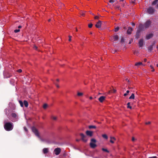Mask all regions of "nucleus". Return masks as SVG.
I'll use <instances>...</instances> for the list:
<instances>
[{"label": "nucleus", "mask_w": 158, "mask_h": 158, "mask_svg": "<svg viewBox=\"0 0 158 158\" xmlns=\"http://www.w3.org/2000/svg\"><path fill=\"white\" fill-rule=\"evenodd\" d=\"M13 124L12 123H6L4 125V129L6 131H7L12 130L13 129Z\"/></svg>", "instance_id": "f257e3e1"}, {"label": "nucleus", "mask_w": 158, "mask_h": 158, "mask_svg": "<svg viewBox=\"0 0 158 158\" xmlns=\"http://www.w3.org/2000/svg\"><path fill=\"white\" fill-rule=\"evenodd\" d=\"M96 140L94 139H91V142L90 143V146L92 148H94L97 147L96 144Z\"/></svg>", "instance_id": "f03ea898"}, {"label": "nucleus", "mask_w": 158, "mask_h": 158, "mask_svg": "<svg viewBox=\"0 0 158 158\" xmlns=\"http://www.w3.org/2000/svg\"><path fill=\"white\" fill-rule=\"evenodd\" d=\"M31 129L32 132L35 134V135L39 138H40V136L37 129L34 127H32Z\"/></svg>", "instance_id": "7ed1b4c3"}, {"label": "nucleus", "mask_w": 158, "mask_h": 158, "mask_svg": "<svg viewBox=\"0 0 158 158\" xmlns=\"http://www.w3.org/2000/svg\"><path fill=\"white\" fill-rule=\"evenodd\" d=\"M81 137V140L84 142H87V139L86 138V136L83 133H81L80 134Z\"/></svg>", "instance_id": "20e7f679"}, {"label": "nucleus", "mask_w": 158, "mask_h": 158, "mask_svg": "<svg viewBox=\"0 0 158 158\" xmlns=\"http://www.w3.org/2000/svg\"><path fill=\"white\" fill-rule=\"evenodd\" d=\"M156 42L153 41L152 44L148 47V50L149 52H151L153 50V46L155 45Z\"/></svg>", "instance_id": "39448f33"}, {"label": "nucleus", "mask_w": 158, "mask_h": 158, "mask_svg": "<svg viewBox=\"0 0 158 158\" xmlns=\"http://www.w3.org/2000/svg\"><path fill=\"white\" fill-rule=\"evenodd\" d=\"M154 12V9L151 7H149L147 10V12L150 14H153Z\"/></svg>", "instance_id": "423d86ee"}, {"label": "nucleus", "mask_w": 158, "mask_h": 158, "mask_svg": "<svg viewBox=\"0 0 158 158\" xmlns=\"http://www.w3.org/2000/svg\"><path fill=\"white\" fill-rule=\"evenodd\" d=\"M54 152L56 155H58L61 152V149L59 148H56L54 150Z\"/></svg>", "instance_id": "0eeeda50"}, {"label": "nucleus", "mask_w": 158, "mask_h": 158, "mask_svg": "<svg viewBox=\"0 0 158 158\" xmlns=\"http://www.w3.org/2000/svg\"><path fill=\"white\" fill-rule=\"evenodd\" d=\"M144 27V25L142 23H140L138 27V28L137 31L141 32L142 31Z\"/></svg>", "instance_id": "6e6552de"}, {"label": "nucleus", "mask_w": 158, "mask_h": 158, "mask_svg": "<svg viewBox=\"0 0 158 158\" xmlns=\"http://www.w3.org/2000/svg\"><path fill=\"white\" fill-rule=\"evenodd\" d=\"M151 24V22L150 20L147 21L144 23V26L145 28H147L149 27Z\"/></svg>", "instance_id": "1a4fd4ad"}, {"label": "nucleus", "mask_w": 158, "mask_h": 158, "mask_svg": "<svg viewBox=\"0 0 158 158\" xmlns=\"http://www.w3.org/2000/svg\"><path fill=\"white\" fill-rule=\"evenodd\" d=\"M133 30V28L131 27H128L127 31V34L129 35L131 34Z\"/></svg>", "instance_id": "9d476101"}, {"label": "nucleus", "mask_w": 158, "mask_h": 158, "mask_svg": "<svg viewBox=\"0 0 158 158\" xmlns=\"http://www.w3.org/2000/svg\"><path fill=\"white\" fill-rule=\"evenodd\" d=\"M102 22L101 21H99L95 24V26L97 28H99L101 27Z\"/></svg>", "instance_id": "9b49d317"}, {"label": "nucleus", "mask_w": 158, "mask_h": 158, "mask_svg": "<svg viewBox=\"0 0 158 158\" xmlns=\"http://www.w3.org/2000/svg\"><path fill=\"white\" fill-rule=\"evenodd\" d=\"M138 44L139 47H142L144 44L143 40H139L138 43Z\"/></svg>", "instance_id": "f8f14e48"}, {"label": "nucleus", "mask_w": 158, "mask_h": 158, "mask_svg": "<svg viewBox=\"0 0 158 158\" xmlns=\"http://www.w3.org/2000/svg\"><path fill=\"white\" fill-rule=\"evenodd\" d=\"M93 132L91 131H86V134L87 136L92 137L93 135Z\"/></svg>", "instance_id": "ddd939ff"}, {"label": "nucleus", "mask_w": 158, "mask_h": 158, "mask_svg": "<svg viewBox=\"0 0 158 158\" xmlns=\"http://www.w3.org/2000/svg\"><path fill=\"white\" fill-rule=\"evenodd\" d=\"M86 11H80L79 12V14L80 17H84L85 16V13Z\"/></svg>", "instance_id": "4468645a"}, {"label": "nucleus", "mask_w": 158, "mask_h": 158, "mask_svg": "<svg viewBox=\"0 0 158 158\" xmlns=\"http://www.w3.org/2000/svg\"><path fill=\"white\" fill-rule=\"evenodd\" d=\"M105 97L102 96L98 98V100L101 102H102L105 100Z\"/></svg>", "instance_id": "2eb2a0df"}, {"label": "nucleus", "mask_w": 158, "mask_h": 158, "mask_svg": "<svg viewBox=\"0 0 158 158\" xmlns=\"http://www.w3.org/2000/svg\"><path fill=\"white\" fill-rule=\"evenodd\" d=\"M153 36V34L152 33H150L148 34L146 36V38L147 39H149L152 38Z\"/></svg>", "instance_id": "dca6fc26"}, {"label": "nucleus", "mask_w": 158, "mask_h": 158, "mask_svg": "<svg viewBox=\"0 0 158 158\" xmlns=\"http://www.w3.org/2000/svg\"><path fill=\"white\" fill-rule=\"evenodd\" d=\"M140 31H137L135 35V37L136 39H138L139 38L140 35Z\"/></svg>", "instance_id": "f3484780"}, {"label": "nucleus", "mask_w": 158, "mask_h": 158, "mask_svg": "<svg viewBox=\"0 0 158 158\" xmlns=\"http://www.w3.org/2000/svg\"><path fill=\"white\" fill-rule=\"evenodd\" d=\"M110 142L112 143H114V141L116 140L115 138L114 137H110Z\"/></svg>", "instance_id": "a211bd4d"}, {"label": "nucleus", "mask_w": 158, "mask_h": 158, "mask_svg": "<svg viewBox=\"0 0 158 158\" xmlns=\"http://www.w3.org/2000/svg\"><path fill=\"white\" fill-rule=\"evenodd\" d=\"M43 152L44 154H46L48 152V148H44L43 149Z\"/></svg>", "instance_id": "6ab92c4d"}, {"label": "nucleus", "mask_w": 158, "mask_h": 158, "mask_svg": "<svg viewBox=\"0 0 158 158\" xmlns=\"http://www.w3.org/2000/svg\"><path fill=\"white\" fill-rule=\"evenodd\" d=\"M23 103L26 107H28V104L27 102V101L24 100L23 102Z\"/></svg>", "instance_id": "aec40b11"}, {"label": "nucleus", "mask_w": 158, "mask_h": 158, "mask_svg": "<svg viewBox=\"0 0 158 158\" xmlns=\"http://www.w3.org/2000/svg\"><path fill=\"white\" fill-rule=\"evenodd\" d=\"M120 7L119 6H115L114 7V9L116 10H119L120 9Z\"/></svg>", "instance_id": "412c9836"}, {"label": "nucleus", "mask_w": 158, "mask_h": 158, "mask_svg": "<svg viewBox=\"0 0 158 158\" xmlns=\"http://www.w3.org/2000/svg\"><path fill=\"white\" fill-rule=\"evenodd\" d=\"M120 43L122 45H123L124 46L126 44L125 40H121L120 41Z\"/></svg>", "instance_id": "4be33fe9"}, {"label": "nucleus", "mask_w": 158, "mask_h": 158, "mask_svg": "<svg viewBox=\"0 0 158 158\" xmlns=\"http://www.w3.org/2000/svg\"><path fill=\"white\" fill-rule=\"evenodd\" d=\"M135 94H132L131 96L129 98V99H134L135 98Z\"/></svg>", "instance_id": "5701e85b"}, {"label": "nucleus", "mask_w": 158, "mask_h": 158, "mask_svg": "<svg viewBox=\"0 0 158 158\" xmlns=\"http://www.w3.org/2000/svg\"><path fill=\"white\" fill-rule=\"evenodd\" d=\"M96 128V127L95 126L90 125L89 126V128L90 129H95Z\"/></svg>", "instance_id": "b1692460"}, {"label": "nucleus", "mask_w": 158, "mask_h": 158, "mask_svg": "<svg viewBox=\"0 0 158 158\" xmlns=\"http://www.w3.org/2000/svg\"><path fill=\"white\" fill-rule=\"evenodd\" d=\"M114 40H118V36L117 35H116L113 36Z\"/></svg>", "instance_id": "393cba45"}, {"label": "nucleus", "mask_w": 158, "mask_h": 158, "mask_svg": "<svg viewBox=\"0 0 158 158\" xmlns=\"http://www.w3.org/2000/svg\"><path fill=\"white\" fill-rule=\"evenodd\" d=\"M141 64H142V63L141 62H139L136 63L135 64V65L136 66H138Z\"/></svg>", "instance_id": "a878e982"}, {"label": "nucleus", "mask_w": 158, "mask_h": 158, "mask_svg": "<svg viewBox=\"0 0 158 158\" xmlns=\"http://www.w3.org/2000/svg\"><path fill=\"white\" fill-rule=\"evenodd\" d=\"M158 1V0H154L152 3V5H156L157 3V2Z\"/></svg>", "instance_id": "bb28decb"}, {"label": "nucleus", "mask_w": 158, "mask_h": 158, "mask_svg": "<svg viewBox=\"0 0 158 158\" xmlns=\"http://www.w3.org/2000/svg\"><path fill=\"white\" fill-rule=\"evenodd\" d=\"M11 116L13 117L14 118H16L17 117L16 114L14 113H13L11 114Z\"/></svg>", "instance_id": "cd10ccee"}, {"label": "nucleus", "mask_w": 158, "mask_h": 158, "mask_svg": "<svg viewBox=\"0 0 158 158\" xmlns=\"http://www.w3.org/2000/svg\"><path fill=\"white\" fill-rule=\"evenodd\" d=\"M119 29V28L118 27H117L116 28H115L114 29V31L115 32H117L118 31Z\"/></svg>", "instance_id": "c85d7f7f"}, {"label": "nucleus", "mask_w": 158, "mask_h": 158, "mask_svg": "<svg viewBox=\"0 0 158 158\" xmlns=\"http://www.w3.org/2000/svg\"><path fill=\"white\" fill-rule=\"evenodd\" d=\"M19 102L20 104V106L21 107H23V102H22V101L21 100H19Z\"/></svg>", "instance_id": "c756f323"}, {"label": "nucleus", "mask_w": 158, "mask_h": 158, "mask_svg": "<svg viewBox=\"0 0 158 158\" xmlns=\"http://www.w3.org/2000/svg\"><path fill=\"white\" fill-rule=\"evenodd\" d=\"M130 103L129 102H128L127 104V108H130V109H131L132 108V107L131 106H130Z\"/></svg>", "instance_id": "7c9ffc66"}, {"label": "nucleus", "mask_w": 158, "mask_h": 158, "mask_svg": "<svg viewBox=\"0 0 158 158\" xmlns=\"http://www.w3.org/2000/svg\"><path fill=\"white\" fill-rule=\"evenodd\" d=\"M135 2L136 1L135 0H131L130 1V2L133 5H135Z\"/></svg>", "instance_id": "2f4dec72"}, {"label": "nucleus", "mask_w": 158, "mask_h": 158, "mask_svg": "<svg viewBox=\"0 0 158 158\" xmlns=\"http://www.w3.org/2000/svg\"><path fill=\"white\" fill-rule=\"evenodd\" d=\"M102 137L103 138H105V139H107V138H108V137H107V135H106V134H103V135H102Z\"/></svg>", "instance_id": "473e14b6"}, {"label": "nucleus", "mask_w": 158, "mask_h": 158, "mask_svg": "<svg viewBox=\"0 0 158 158\" xmlns=\"http://www.w3.org/2000/svg\"><path fill=\"white\" fill-rule=\"evenodd\" d=\"M132 141L133 142H135L137 140V139H135L134 137H132Z\"/></svg>", "instance_id": "72a5a7b5"}, {"label": "nucleus", "mask_w": 158, "mask_h": 158, "mask_svg": "<svg viewBox=\"0 0 158 158\" xmlns=\"http://www.w3.org/2000/svg\"><path fill=\"white\" fill-rule=\"evenodd\" d=\"M102 150L103 151H104V152H106L107 153H109V151H108L107 149H105V148H102Z\"/></svg>", "instance_id": "f704fd0d"}, {"label": "nucleus", "mask_w": 158, "mask_h": 158, "mask_svg": "<svg viewBox=\"0 0 158 158\" xmlns=\"http://www.w3.org/2000/svg\"><path fill=\"white\" fill-rule=\"evenodd\" d=\"M47 106L48 105L46 104H44L43 106V107L44 109H46Z\"/></svg>", "instance_id": "c9c22d12"}, {"label": "nucleus", "mask_w": 158, "mask_h": 158, "mask_svg": "<svg viewBox=\"0 0 158 158\" xmlns=\"http://www.w3.org/2000/svg\"><path fill=\"white\" fill-rule=\"evenodd\" d=\"M93 25V24L92 23H90L88 24V26L89 28H91L92 27Z\"/></svg>", "instance_id": "e433bc0d"}, {"label": "nucleus", "mask_w": 158, "mask_h": 158, "mask_svg": "<svg viewBox=\"0 0 158 158\" xmlns=\"http://www.w3.org/2000/svg\"><path fill=\"white\" fill-rule=\"evenodd\" d=\"M77 94L78 96H80L82 95L83 94L82 93L78 92Z\"/></svg>", "instance_id": "4c0bfd02"}, {"label": "nucleus", "mask_w": 158, "mask_h": 158, "mask_svg": "<svg viewBox=\"0 0 158 158\" xmlns=\"http://www.w3.org/2000/svg\"><path fill=\"white\" fill-rule=\"evenodd\" d=\"M20 31V30L19 29H16V30H14V32L15 33H17V32H19Z\"/></svg>", "instance_id": "58836bf2"}, {"label": "nucleus", "mask_w": 158, "mask_h": 158, "mask_svg": "<svg viewBox=\"0 0 158 158\" xmlns=\"http://www.w3.org/2000/svg\"><path fill=\"white\" fill-rule=\"evenodd\" d=\"M52 118L54 120H56L57 119V117H56L52 116Z\"/></svg>", "instance_id": "ea45409f"}, {"label": "nucleus", "mask_w": 158, "mask_h": 158, "mask_svg": "<svg viewBox=\"0 0 158 158\" xmlns=\"http://www.w3.org/2000/svg\"><path fill=\"white\" fill-rule=\"evenodd\" d=\"M94 19H99V17L98 16H95L94 17Z\"/></svg>", "instance_id": "a19ab883"}, {"label": "nucleus", "mask_w": 158, "mask_h": 158, "mask_svg": "<svg viewBox=\"0 0 158 158\" xmlns=\"http://www.w3.org/2000/svg\"><path fill=\"white\" fill-rule=\"evenodd\" d=\"M114 0H109V2L110 3H113L114 2Z\"/></svg>", "instance_id": "79ce46f5"}, {"label": "nucleus", "mask_w": 158, "mask_h": 158, "mask_svg": "<svg viewBox=\"0 0 158 158\" xmlns=\"http://www.w3.org/2000/svg\"><path fill=\"white\" fill-rule=\"evenodd\" d=\"M24 130L26 131H27V128L26 127H24Z\"/></svg>", "instance_id": "37998d69"}, {"label": "nucleus", "mask_w": 158, "mask_h": 158, "mask_svg": "<svg viewBox=\"0 0 158 158\" xmlns=\"http://www.w3.org/2000/svg\"><path fill=\"white\" fill-rule=\"evenodd\" d=\"M149 158H158L156 156H153L152 157H149Z\"/></svg>", "instance_id": "c03bdc74"}, {"label": "nucleus", "mask_w": 158, "mask_h": 158, "mask_svg": "<svg viewBox=\"0 0 158 158\" xmlns=\"http://www.w3.org/2000/svg\"><path fill=\"white\" fill-rule=\"evenodd\" d=\"M17 71L19 72V73H21L22 72V70L21 69H19V70H18Z\"/></svg>", "instance_id": "a18cd8bd"}, {"label": "nucleus", "mask_w": 158, "mask_h": 158, "mask_svg": "<svg viewBox=\"0 0 158 158\" xmlns=\"http://www.w3.org/2000/svg\"><path fill=\"white\" fill-rule=\"evenodd\" d=\"M151 123V122H148L146 123L145 124L146 125H148V124H150Z\"/></svg>", "instance_id": "49530a36"}, {"label": "nucleus", "mask_w": 158, "mask_h": 158, "mask_svg": "<svg viewBox=\"0 0 158 158\" xmlns=\"http://www.w3.org/2000/svg\"><path fill=\"white\" fill-rule=\"evenodd\" d=\"M123 29L125 30L127 29L125 25H124L123 26Z\"/></svg>", "instance_id": "de8ad7c7"}, {"label": "nucleus", "mask_w": 158, "mask_h": 158, "mask_svg": "<svg viewBox=\"0 0 158 158\" xmlns=\"http://www.w3.org/2000/svg\"><path fill=\"white\" fill-rule=\"evenodd\" d=\"M112 92L114 93H115L116 92V90L114 89L112 90Z\"/></svg>", "instance_id": "09e8293b"}, {"label": "nucleus", "mask_w": 158, "mask_h": 158, "mask_svg": "<svg viewBox=\"0 0 158 158\" xmlns=\"http://www.w3.org/2000/svg\"><path fill=\"white\" fill-rule=\"evenodd\" d=\"M34 49H35L36 50H37V46H36L35 45L34 46Z\"/></svg>", "instance_id": "8fccbe9b"}, {"label": "nucleus", "mask_w": 158, "mask_h": 158, "mask_svg": "<svg viewBox=\"0 0 158 158\" xmlns=\"http://www.w3.org/2000/svg\"><path fill=\"white\" fill-rule=\"evenodd\" d=\"M55 85L57 88H58L59 87V86L57 85V84H55Z\"/></svg>", "instance_id": "3c124183"}, {"label": "nucleus", "mask_w": 158, "mask_h": 158, "mask_svg": "<svg viewBox=\"0 0 158 158\" xmlns=\"http://www.w3.org/2000/svg\"><path fill=\"white\" fill-rule=\"evenodd\" d=\"M147 59H144V62H146L147 61Z\"/></svg>", "instance_id": "603ef678"}, {"label": "nucleus", "mask_w": 158, "mask_h": 158, "mask_svg": "<svg viewBox=\"0 0 158 158\" xmlns=\"http://www.w3.org/2000/svg\"><path fill=\"white\" fill-rule=\"evenodd\" d=\"M127 95V93H125V94H124V95H124V96H126Z\"/></svg>", "instance_id": "864d4df0"}, {"label": "nucleus", "mask_w": 158, "mask_h": 158, "mask_svg": "<svg viewBox=\"0 0 158 158\" xmlns=\"http://www.w3.org/2000/svg\"><path fill=\"white\" fill-rule=\"evenodd\" d=\"M18 28H22V26H19L18 27Z\"/></svg>", "instance_id": "5fc2aeb1"}, {"label": "nucleus", "mask_w": 158, "mask_h": 158, "mask_svg": "<svg viewBox=\"0 0 158 158\" xmlns=\"http://www.w3.org/2000/svg\"><path fill=\"white\" fill-rule=\"evenodd\" d=\"M76 141L77 142H79L80 141V139H76Z\"/></svg>", "instance_id": "6e6d98bb"}, {"label": "nucleus", "mask_w": 158, "mask_h": 158, "mask_svg": "<svg viewBox=\"0 0 158 158\" xmlns=\"http://www.w3.org/2000/svg\"><path fill=\"white\" fill-rule=\"evenodd\" d=\"M150 67L151 69H153V66L152 65H150Z\"/></svg>", "instance_id": "4d7b16f0"}, {"label": "nucleus", "mask_w": 158, "mask_h": 158, "mask_svg": "<svg viewBox=\"0 0 158 158\" xmlns=\"http://www.w3.org/2000/svg\"><path fill=\"white\" fill-rule=\"evenodd\" d=\"M152 69V71H152V72H154V71H155V69H154V68H153V69Z\"/></svg>", "instance_id": "13d9d810"}, {"label": "nucleus", "mask_w": 158, "mask_h": 158, "mask_svg": "<svg viewBox=\"0 0 158 158\" xmlns=\"http://www.w3.org/2000/svg\"><path fill=\"white\" fill-rule=\"evenodd\" d=\"M126 92H127V94L129 93V91L128 90Z\"/></svg>", "instance_id": "bf43d9fd"}, {"label": "nucleus", "mask_w": 158, "mask_h": 158, "mask_svg": "<svg viewBox=\"0 0 158 158\" xmlns=\"http://www.w3.org/2000/svg\"><path fill=\"white\" fill-rule=\"evenodd\" d=\"M135 23H132V25L133 26H135Z\"/></svg>", "instance_id": "052dcab7"}, {"label": "nucleus", "mask_w": 158, "mask_h": 158, "mask_svg": "<svg viewBox=\"0 0 158 158\" xmlns=\"http://www.w3.org/2000/svg\"><path fill=\"white\" fill-rule=\"evenodd\" d=\"M125 6V3H123L122 5V6L124 7Z\"/></svg>", "instance_id": "680f3d73"}, {"label": "nucleus", "mask_w": 158, "mask_h": 158, "mask_svg": "<svg viewBox=\"0 0 158 158\" xmlns=\"http://www.w3.org/2000/svg\"><path fill=\"white\" fill-rule=\"evenodd\" d=\"M131 43V40H130L129 42V44H130Z\"/></svg>", "instance_id": "e2e57ef3"}, {"label": "nucleus", "mask_w": 158, "mask_h": 158, "mask_svg": "<svg viewBox=\"0 0 158 158\" xmlns=\"http://www.w3.org/2000/svg\"><path fill=\"white\" fill-rule=\"evenodd\" d=\"M50 21H51V19H49L48 20V22H50Z\"/></svg>", "instance_id": "0e129e2a"}, {"label": "nucleus", "mask_w": 158, "mask_h": 158, "mask_svg": "<svg viewBox=\"0 0 158 158\" xmlns=\"http://www.w3.org/2000/svg\"><path fill=\"white\" fill-rule=\"evenodd\" d=\"M89 99H92V97H90Z\"/></svg>", "instance_id": "69168bd1"}, {"label": "nucleus", "mask_w": 158, "mask_h": 158, "mask_svg": "<svg viewBox=\"0 0 158 158\" xmlns=\"http://www.w3.org/2000/svg\"><path fill=\"white\" fill-rule=\"evenodd\" d=\"M156 6L158 8V4L156 5Z\"/></svg>", "instance_id": "338daca9"}, {"label": "nucleus", "mask_w": 158, "mask_h": 158, "mask_svg": "<svg viewBox=\"0 0 158 158\" xmlns=\"http://www.w3.org/2000/svg\"><path fill=\"white\" fill-rule=\"evenodd\" d=\"M156 48L158 49V45L157 46Z\"/></svg>", "instance_id": "774afa93"}]
</instances>
